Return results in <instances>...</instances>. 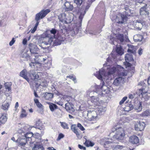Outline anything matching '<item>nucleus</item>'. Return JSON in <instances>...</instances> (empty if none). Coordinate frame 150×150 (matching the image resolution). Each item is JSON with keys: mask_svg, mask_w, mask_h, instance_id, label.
Here are the masks:
<instances>
[{"mask_svg": "<svg viewBox=\"0 0 150 150\" xmlns=\"http://www.w3.org/2000/svg\"><path fill=\"white\" fill-rule=\"evenodd\" d=\"M108 63L105 64H104V67L102 69H101L98 72H96L94 74V75L96 76L98 79L103 80V79L105 80H107L109 78V76L111 74H113L116 71V68L115 67L110 69L109 65L107 67Z\"/></svg>", "mask_w": 150, "mask_h": 150, "instance_id": "1", "label": "nucleus"}, {"mask_svg": "<svg viewBox=\"0 0 150 150\" xmlns=\"http://www.w3.org/2000/svg\"><path fill=\"white\" fill-rule=\"evenodd\" d=\"M41 73L40 72L37 73L35 72L34 70H30L28 72L26 69H24L21 71L20 73V76L26 79L27 81L28 82L29 79L28 77V75L30 76L31 79L33 80H37L39 82H40V79L41 78Z\"/></svg>", "mask_w": 150, "mask_h": 150, "instance_id": "2", "label": "nucleus"}, {"mask_svg": "<svg viewBox=\"0 0 150 150\" xmlns=\"http://www.w3.org/2000/svg\"><path fill=\"white\" fill-rule=\"evenodd\" d=\"M112 131L113 132L115 131V134L114 135L113 138L118 140H121L124 138L125 134V131L122 127L115 126L112 128Z\"/></svg>", "mask_w": 150, "mask_h": 150, "instance_id": "3", "label": "nucleus"}, {"mask_svg": "<svg viewBox=\"0 0 150 150\" xmlns=\"http://www.w3.org/2000/svg\"><path fill=\"white\" fill-rule=\"evenodd\" d=\"M50 11V10L47 9L46 10H42L39 13H37L35 17V20L37 22L34 27L37 28L39 23V21L40 19H42L45 17Z\"/></svg>", "mask_w": 150, "mask_h": 150, "instance_id": "4", "label": "nucleus"}, {"mask_svg": "<svg viewBox=\"0 0 150 150\" xmlns=\"http://www.w3.org/2000/svg\"><path fill=\"white\" fill-rule=\"evenodd\" d=\"M86 10L84 9H81L80 11V15L79 16V19L80 21H79V23L78 25L77 24L76 25V26L77 27H79V28H76V31H74V34H76L79 32V30L80 29L81 26V23L82 22V19L84 17V15L86 13Z\"/></svg>", "mask_w": 150, "mask_h": 150, "instance_id": "5", "label": "nucleus"}, {"mask_svg": "<svg viewBox=\"0 0 150 150\" xmlns=\"http://www.w3.org/2000/svg\"><path fill=\"white\" fill-rule=\"evenodd\" d=\"M87 115L88 118L91 120H95L99 118L96 111H88Z\"/></svg>", "mask_w": 150, "mask_h": 150, "instance_id": "6", "label": "nucleus"}, {"mask_svg": "<svg viewBox=\"0 0 150 150\" xmlns=\"http://www.w3.org/2000/svg\"><path fill=\"white\" fill-rule=\"evenodd\" d=\"M127 16L124 14L119 13L117 14L116 21L119 23H122L126 21Z\"/></svg>", "mask_w": 150, "mask_h": 150, "instance_id": "7", "label": "nucleus"}, {"mask_svg": "<svg viewBox=\"0 0 150 150\" xmlns=\"http://www.w3.org/2000/svg\"><path fill=\"white\" fill-rule=\"evenodd\" d=\"M86 93L87 95L91 97V102L92 103H94L95 104L96 103V104H97V102H98L99 100L98 97L96 96H93L92 95L93 94H94V93H96V92L94 93L92 91L89 90H88L87 91ZM97 93H98V92H97Z\"/></svg>", "mask_w": 150, "mask_h": 150, "instance_id": "8", "label": "nucleus"}, {"mask_svg": "<svg viewBox=\"0 0 150 150\" xmlns=\"http://www.w3.org/2000/svg\"><path fill=\"white\" fill-rule=\"evenodd\" d=\"M28 47L31 54H37V52L39 51V49L36 45L33 43H29L28 45Z\"/></svg>", "mask_w": 150, "mask_h": 150, "instance_id": "9", "label": "nucleus"}, {"mask_svg": "<svg viewBox=\"0 0 150 150\" xmlns=\"http://www.w3.org/2000/svg\"><path fill=\"white\" fill-rule=\"evenodd\" d=\"M25 140L28 142L29 141L30 144H33L34 142L35 138L33 137V133L31 132L27 133L25 134Z\"/></svg>", "mask_w": 150, "mask_h": 150, "instance_id": "10", "label": "nucleus"}, {"mask_svg": "<svg viewBox=\"0 0 150 150\" xmlns=\"http://www.w3.org/2000/svg\"><path fill=\"white\" fill-rule=\"evenodd\" d=\"M71 128L72 131L76 134L79 139H80L81 138L82 136L81 134V131L76 128V125H72L71 127Z\"/></svg>", "mask_w": 150, "mask_h": 150, "instance_id": "11", "label": "nucleus"}, {"mask_svg": "<svg viewBox=\"0 0 150 150\" xmlns=\"http://www.w3.org/2000/svg\"><path fill=\"white\" fill-rule=\"evenodd\" d=\"M133 25L136 29L140 30L143 27V22L138 20L134 22Z\"/></svg>", "mask_w": 150, "mask_h": 150, "instance_id": "12", "label": "nucleus"}, {"mask_svg": "<svg viewBox=\"0 0 150 150\" xmlns=\"http://www.w3.org/2000/svg\"><path fill=\"white\" fill-rule=\"evenodd\" d=\"M73 106V105H71L69 103H67L65 105V108L66 110L72 114H74L75 111Z\"/></svg>", "mask_w": 150, "mask_h": 150, "instance_id": "13", "label": "nucleus"}, {"mask_svg": "<svg viewBox=\"0 0 150 150\" xmlns=\"http://www.w3.org/2000/svg\"><path fill=\"white\" fill-rule=\"evenodd\" d=\"M35 103H36L37 106L39 108L38 110V112L41 114H42L43 112L44 107L41 103L39 102L38 100L37 99H34Z\"/></svg>", "mask_w": 150, "mask_h": 150, "instance_id": "14", "label": "nucleus"}, {"mask_svg": "<svg viewBox=\"0 0 150 150\" xmlns=\"http://www.w3.org/2000/svg\"><path fill=\"white\" fill-rule=\"evenodd\" d=\"M145 124L144 122H142L135 125V130L137 131H141L143 130L145 127Z\"/></svg>", "mask_w": 150, "mask_h": 150, "instance_id": "15", "label": "nucleus"}, {"mask_svg": "<svg viewBox=\"0 0 150 150\" xmlns=\"http://www.w3.org/2000/svg\"><path fill=\"white\" fill-rule=\"evenodd\" d=\"M100 144L103 145L104 147H107L106 146L107 144H108L112 143H116V142H115V141H108L105 138L101 139H100Z\"/></svg>", "mask_w": 150, "mask_h": 150, "instance_id": "16", "label": "nucleus"}, {"mask_svg": "<svg viewBox=\"0 0 150 150\" xmlns=\"http://www.w3.org/2000/svg\"><path fill=\"white\" fill-rule=\"evenodd\" d=\"M145 6H147V5L146 4L144 6L141 8L140 9V14L142 16H147L149 14L148 10L146 9Z\"/></svg>", "mask_w": 150, "mask_h": 150, "instance_id": "17", "label": "nucleus"}, {"mask_svg": "<svg viewBox=\"0 0 150 150\" xmlns=\"http://www.w3.org/2000/svg\"><path fill=\"white\" fill-rule=\"evenodd\" d=\"M102 85L96 86V91L98 92L99 91L101 92L102 91H105L107 88V87L105 85V83L103 81H101Z\"/></svg>", "mask_w": 150, "mask_h": 150, "instance_id": "18", "label": "nucleus"}, {"mask_svg": "<svg viewBox=\"0 0 150 150\" xmlns=\"http://www.w3.org/2000/svg\"><path fill=\"white\" fill-rule=\"evenodd\" d=\"M34 145V146L32 149L33 150H44V148L41 143H37Z\"/></svg>", "mask_w": 150, "mask_h": 150, "instance_id": "19", "label": "nucleus"}, {"mask_svg": "<svg viewBox=\"0 0 150 150\" xmlns=\"http://www.w3.org/2000/svg\"><path fill=\"white\" fill-rule=\"evenodd\" d=\"M129 142L133 144H137L139 142L138 137L136 135H133L129 137Z\"/></svg>", "mask_w": 150, "mask_h": 150, "instance_id": "20", "label": "nucleus"}, {"mask_svg": "<svg viewBox=\"0 0 150 150\" xmlns=\"http://www.w3.org/2000/svg\"><path fill=\"white\" fill-rule=\"evenodd\" d=\"M134 108L135 110H137V112L141 111L142 109L141 102H139L137 103H135L134 106Z\"/></svg>", "mask_w": 150, "mask_h": 150, "instance_id": "21", "label": "nucleus"}, {"mask_svg": "<svg viewBox=\"0 0 150 150\" xmlns=\"http://www.w3.org/2000/svg\"><path fill=\"white\" fill-rule=\"evenodd\" d=\"M124 9L126 11H125V15H126V16H130L131 14L133 13V11L132 10L130 9L129 6H126L124 7Z\"/></svg>", "mask_w": 150, "mask_h": 150, "instance_id": "22", "label": "nucleus"}, {"mask_svg": "<svg viewBox=\"0 0 150 150\" xmlns=\"http://www.w3.org/2000/svg\"><path fill=\"white\" fill-rule=\"evenodd\" d=\"M52 38L53 41L52 42V46H56L61 44V41L57 39L51 37Z\"/></svg>", "mask_w": 150, "mask_h": 150, "instance_id": "23", "label": "nucleus"}, {"mask_svg": "<svg viewBox=\"0 0 150 150\" xmlns=\"http://www.w3.org/2000/svg\"><path fill=\"white\" fill-rule=\"evenodd\" d=\"M143 38L142 35L138 34L134 35L133 37V39L135 42H140Z\"/></svg>", "mask_w": 150, "mask_h": 150, "instance_id": "24", "label": "nucleus"}, {"mask_svg": "<svg viewBox=\"0 0 150 150\" xmlns=\"http://www.w3.org/2000/svg\"><path fill=\"white\" fill-rule=\"evenodd\" d=\"M122 80V77H118L115 79L113 82V84L116 86H120L121 84Z\"/></svg>", "mask_w": 150, "mask_h": 150, "instance_id": "25", "label": "nucleus"}, {"mask_svg": "<svg viewBox=\"0 0 150 150\" xmlns=\"http://www.w3.org/2000/svg\"><path fill=\"white\" fill-rule=\"evenodd\" d=\"M105 111V108H104L102 106H100L99 108H97L96 111L97 112L98 115H98H100L103 114Z\"/></svg>", "mask_w": 150, "mask_h": 150, "instance_id": "26", "label": "nucleus"}, {"mask_svg": "<svg viewBox=\"0 0 150 150\" xmlns=\"http://www.w3.org/2000/svg\"><path fill=\"white\" fill-rule=\"evenodd\" d=\"M7 117L5 114L3 113L2 114L0 117V123L1 125L4 124L6 121Z\"/></svg>", "mask_w": 150, "mask_h": 150, "instance_id": "27", "label": "nucleus"}, {"mask_svg": "<svg viewBox=\"0 0 150 150\" xmlns=\"http://www.w3.org/2000/svg\"><path fill=\"white\" fill-rule=\"evenodd\" d=\"M64 6L66 7V10L67 11H71L73 9V5L68 2H66L64 4Z\"/></svg>", "mask_w": 150, "mask_h": 150, "instance_id": "28", "label": "nucleus"}, {"mask_svg": "<svg viewBox=\"0 0 150 150\" xmlns=\"http://www.w3.org/2000/svg\"><path fill=\"white\" fill-rule=\"evenodd\" d=\"M43 97L45 99L50 100L53 97V94L52 93L46 92L43 95Z\"/></svg>", "mask_w": 150, "mask_h": 150, "instance_id": "29", "label": "nucleus"}, {"mask_svg": "<svg viewBox=\"0 0 150 150\" xmlns=\"http://www.w3.org/2000/svg\"><path fill=\"white\" fill-rule=\"evenodd\" d=\"M35 127L40 130H44L45 127L43 126H42V123L40 120H38L35 123Z\"/></svg>", "mask_w": 150, "mask_h": 150, "instance_id": "30", "label": "nucleus"}, {"mask_svg": "<svg viewBox=\"0 0 150 150\" xmlns=\"http://www.w3.org/2000/svg\"><path fill=\"white\" fill-rule=\"evenodd\" d=\"M116 39H117V42L119 43L122 42L124 41V35L123 34H118L116 36ZM117 42L116 41L115 42Z\"/></svg>", "mask_w": 150, "mask_h": 150, "instance_id": "31", "label": "nucleus"}, {"mask_svg": "<svg viewBox=\"0 0 150 150\" xmlns=\"http://www.w3.org/2000/svg\"><path fill=\"white\" fill-rule=\"evenodd\" d=\"M46 41H44L43 43L42 44L43 45H52V42L53 41V40L52 38H51V37L49 38V37L48 38H47L46 39Z\"/></svg>", "mask_w": 150, "mask_h": 150, "instance_id": "32", "label": "nucleus"}, {"mask_svg": "<svg viewBox=\"0 0 150 150\" xmlns=\"http://www.w3.org/2000/svg\"><path fill=\"white\" fill-rule=\"evenodd\" d=\"M66 15L65 13L60 14L58 16V19L60 21L64 23Z\"/></svg>", "mask_w": 150, "mask_h": 150, "instance_id": "33", "label": "nucleus"}, {"mask_svg": "<svg viewBox=\"0 0 150 150\" xmlns=\"http://www.w3.org/2000/svg\"><path fill=\"white\" fill-rule=\"evenodd\" d=\"M49 105V107L52 112H53L54 110L57 108L58 107L57 105L54 103H47Z\"/></svg>", "mask_w": 150, "mask_h": 150, "instance_id": "34", "label": "nucleus"}, {"mask_svg": "<svg viewBox=\"0 0 150 150\" xmlns=\"http://www.w3.org/2000/svg\"><path fill=\"white\" fill-rule=\"evenodd\" d=\"M71 15H71H67L64 23H70L72 21L73 19Z\"/></svg>", "mask_w": 150, "mask_h": 150, "instance_id": "35", "label": "nucleus"}, {"mask_svg": "<svg viewBox=\"0 0 150 150\" xmlns=\"http://www.w3.org/2000/svg\"><path fill=\"white\" fill-rule=\"evenodd\" d=\"M125 59L126 62H130L133 60V56L129 54H125Z\"/></svg>", "mask_w": 150, "mask_h": 150, "instance_id": "36", "label": "nucleus"}, {"mask_svg": "<svg viewBox=\"0 0 150 150\" xmlns=\"http://www.w3.org/2000/svg\"><path fill=\"white\" fill-rule=\"evenodd\" d=\"M133 109L134 106L131 103H129L125 107L124 110L125 111L129 112Z\"/></svg>", "mask_w": 150, "mask_h": 150, "instance_id": "37", "label": "nucleus"}, {"mask_svg": "<svg viewBox=\"0 0 150 150\" xmlns=\"http://www.w3.org/2000/svg\"><path fill=\"white\" fill-rule=\"evenodd\" d=\"M116 51L120 55H122L124 53L120 45L118 47L117 46Z\"/></svg>", "mask_w": 150, "mask_h": 150, "instance_id": "38", "label": "nucleus"}, {"mask_svg": "<svg viewBox=\"0 0 150 150\" xmlns=\"http://www.w3.org/2000/svg\"><path fill=\"white\" fill-rule=\"evenodd\" d=\"M84 144L87 147L93 146L94 145V143L92 142L89 140H86L84 143Z\"/></svg>", "mask_w": 150, "mask_h": 150, "instance_id": "39", "label": "nucleus"}, {"mask_svg": "<svg viewBox=\"0 0 150 150\" xmlns=\"http://www.w3.org/2000/svg\"><path fill=\"white\" fill-rule=\"evenodd\" d=\"M11 82H6L4 83L5 88L8 90V91L11 90Z\"/></svg>", "mask_w": 150, "mask_h": 150, "instance_id": "40", "label": "nucleus"}, {"mask_svg": "<svg viewBox=\"0 0 150 150\" xmlns=\"http://www.w3.org/2000/svg\"><path fill=\"white\" fill-rule=\"evenodd\" d=\"M27 114L26 112V111L24 109H22L21 110V114L20 117L21 118H23L26 117Z\"/></svg>", "mask_w": 150, "mask_h": 150, "instance_id": "41", "label": "nucleus"}, {"mask_svg": "<svg viewBox=\"0 0 150 150\" xmlns=\"http://www.w3.org/2000/svg\"><path fill=\"white\" fill-rule=\"evenodd\" d=\"M62 127L64 129H68L69 128L68 125L65 122H60Z\"/></svg>", "mask_w": 150, "mask_h": 150, "instance_id": "42", "label": "nucleus"}, {"mask_svg": "<svg viewBox=\"0 0 150 150\" xmlns=\"http://www.w3.org/2000/svg\"><path fill=\"white\" fill-rule=\"evenodd\" d=\"M30 56L28 54L27 52H25L23 53L22 56L23 58L25 60H28L30 58Z\"/></svg>", "mask_w": 150, "mask_h": 150, "instance_id": "43", "label": "nucleus"}, {"mask_svg": "<svg viewBox=\"0 0 150 150\" xmlns=\"http://www.w3.org/2000/svg\"><path fill=\"white\" fill-rule=\"evenodd\" d=\"M9 106V104L8 103H6L2 105L1 108L4 110H8Z\"/></svg>", "mask_w": 150, "mask_h": 150, "instance_id": "44", "label": "nucleus"}, {"mask_svg": "<svg viewBox=\"0 0 150 150\" xmlns=\"http://www.w3.org/2000/svg\"><path fill=\"white\" fill-rule=\"evenodd\" d=\"M28 141H27L25 139H21L19 143V145L21 146H24V145H25L26 143L28 142Z\"/></svg>", "mask_w": 150, "mask_h": 150, "instance_id": "45", "label": "nucleus"}, {"mask_svg": "<svg viewBox=\"0 0 150 150\" xmlns=\"http://www.w3.org/2000/svg\"><path fill=\"white\" fill-rule=\"evenodd\" d=\"M141 116H147L149 115V110H146L145 111L143 112L141 115Z\"/></svg>", "mask_w": 150, "mask_h": 150, "instance_id": "46", "label": "nucleus"}, {"mask_svg": "<svg viewBox=\"0 0 150 150\" xmlns=\"http://www.w3.org/2000/svg\"><path fill=\"white\" fill-rule=\"evenodd\" d=\"M83 1V0H75L74 1L78 6H80Z\"/></svg>", "mask_w": 150, "mask_h": 150, "instance_id": "47", "label": "nucleus"}, {"mask_svg": "<svg viewBox=\"0 0 150 150\" xmlns=\"http://www.w3.org/2000/svg\"><path fill=\"white\" fill-rule=\"evenodd\" d=\"M64 137V135L62 134L61 133L59 135L57 139V141L60 140L61 139L63 138Z\"/></svg>", "mask_w": 150, "mask_h": 150, "instance_id": "48", "label": "nucleus"}, {"mask_svg": "<svg viewBox=\"0 0 150 150\" xmlns=\"http://www.w3.org/2000/svg\"><path fill=\"white\" fill-rule=\"evenodd\" d=\"M110 42L112 45H115V42L114 41L115 39L110 36Z\"/></svg>", "mask_w": 150, "mask_h": 150, "instance_id": "49", "label": "nucleus"}, {"mask_svg": "<svg viewBox=\"0 0 150 150\" xmlns=\"http://www.w3.org/2000/svg\"><path fill=\"white\" fill-rule=\"evenodd\" d=\"M127 97L125 96L123 97L122 100L120 102L119 104L120 105H122L127 99Z\"/></svg>", "mask_w": 150, "mask_h": 150, "instance_id": "50", "label": "nucleus"}, {"mask_svg": "<svg viewBox=\"0 0 150 150\" xmlns=\"http://www.w3.org/2000/svg\"><path fill=\"white\" fill-rule=\"evenodd\" d=\"M38 85V86H43V87H46V86L47 84L44 82H42V83H36V85Z\"/></svg>", "mask_w": 150, "mask_h": 150, "instance_id": "51", "label": "nucleus"}, {"mask_svg": "<svg viewBox=\"0 0 150 150\" xmlns=\"http://www.w3.org/2000/svg\"><path fill=\"white\" fill-rule=\"evenodd\" d=\"M77 126L82 131H84L85 129L84 127L81 125L80 123H79L77 124Z\"/></svg>", "mask_w": 150, "mask_h": 150, "instance_id": "52", "label": "nucleus"}, {"mask_svg": "<svg viewBox=\"0 0 150 150\" xmlns=\"http://www.w3.org/2000/svg\"><path fill=\"white\" fill-rule=\"evenodd\" d=\"M118 74L121 76H126L127 74V73L125 71H124L122 72H120Z\"/></svg>", "mask_w": 150, "mask_h": 150, "instance_id": "53", "label": "nucleus"}, {"mask_svg": "<svg viewBox=\"0 0 150 150\" xmlns=\"http://www.w3.org/2000/svg\"><path fill=\"white\" fill-rule=\"evenodd\" d=\"M50 32L51 34L54 35L57 32V30L55 29H52L50 30Z\"/></svg>", "mask_w": 150, "mask_h": 150, "instance_id": "54", "label": "nucleus"}, {"mask_svg": "<svg viewBox=\"0 0 150 150\" xmlns=\"http://www.w3.org/2000/svg\"><path fill=\"white\" fill-rule=\"evenodd\" d=\"M123 146H122L121 145H116L114 149H122L123 148Z\"/></svg>", "mask_w": 150, "mask_h": 150, "instance_id": "55", "label": "nucleus"}, {"mask_svg": "<svg viewBox=\"0 0 150 150\" xmlns=\"http://www.w3.org/2000/svg\"><path fill=\"white\" fill-rule=\"evenodd\" d=\"M137 94L138 93V94L139 96L141 94L143 95V94L144 93L142 91V89H139L137 91Z\"/></svg>", "mask_w": 150, "mask_h": 150, "instance_id": "56", "label": "nucleus"}, {"mask_svg": "<svg viewBox=\"0 0 150 150\" xmlns=\"http://www.w3.org/2000/svg\"><path fill=\"white\" fill-rule=\"evenodd\" d=\"M143 52V50L141 48H140L138 50V53L140 55L142 54Z\"/></svg>", "mask_w": 150, "mask_h": 150, "instance_id": "57", "label": "nucleus"}, {"mask_svg": "<svg viewBox=\"0 0 150 150\" xmlns=\"http://www.w3.org/2000/svg\"><path fill=\"white\" fill-rule=\"evenodd\" d=\"M15 42V40H14V38H13L11 40L10 42L9 45L10 46H11L13 45L14 44V42Z\"/></svg>", "mask_w": 150, "mask_h": 150, "instance_id": "58", "label": "nucleus"}, {"mask_svg": "<svg viewBox=\"0 0 150 150\" xmlns=\"http://www.w3.org/2000/svg\"><path fill=\"white\" fill-rule=\"evenodd\" d=\"M78 146L79 148L81 149H83V150H85L86 149V148L85 147H83V146L80 144H79Z\"/></svg>", "mask_w": 150, "mask_h": 150, "instance_id": "59", "label": "nucleus"}, {"mask_svg": "<svg viewBox=\"0 0 150 150\" xmlns=\"http://www.w3.org/2000/svg\"><path fill=\"white\" fill-rule=\"evenodd\" d=\"M67 78L69 77V78L70 79H71L72 80H73L74 81H75L76 80V78H75L73 76H67Z\"/></svg>", "mask_w": 150, "mask_h": 150, "instance_id": "60", "label": "nucleus"}, {"mask_svg": "<svg viewBox=\"0 0 150 150\" xmlns=\"http://www.w3.org/2000/svg\"><path fill=\"white\" fill-rule=\"evenodd\" d=\"M129 62H126V63H125V65L127 67H130L131 66V64Z\"/></svg>", "mask_w": 150, "mask_h": 150, "instance_id": "61", "label": "nucleus"}, {"mask_svg": "<svg viewBox=\"0 0 150 150\" xmlns=\"http://www.w3.org/2000/svg\"><path fill=\"white\" fill-rule=\"evenodd\" d=\"M37 28V27H34L33 28V29L31 30V33H34L35 32V31L36 30Z\"/></svg>", "mask_w": 150, "mask_h": 150, "instance_id": "62", "label": "nucleus"}, {"mask_svg": "<svg viewBox=\"0 0 150 150\" xmlns=\"http://www.w3.org/2000/svg\"><path fill=\"white\" fill-rule=\"evenodd\" d=\"M36 64V63L35 62H31L29 65L31 67H34L35 65Z\"/></svg>", "mask_w": 150, "mask_h": 150, "instance_id": "63", "label": "nucleus"}, {"mask_svg": "<svg viewBox=\"0 0 150 150\" xmlns=\"http://www.w3.org/2000/svg\"><path fill=\"white\" fill-rule=\"evenodd\" d=\"M27 42V40L26 39H24L23 41V44L25 45L26 44Z\"/></svg>", "mask_w": 150, "mask_h": 150, "instance_id": "64", "label": "nucleus"}]
</instances>
